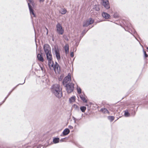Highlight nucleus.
Returning a JSON list of instances; mask_svg holds the SVG:
<instances>
[{"label":"nucleus","mask_w":148,"mask_h":148,"mask_svg":"<svg viewBox=\"0 0 148 148\" xmlns=\"http://www.w3.org/2000/svg\"><path fill=\"white\" fill-rule=\"evenodd\" d=\"M52 93L57 97L60 98L62 95V88L60 85L55 84L52 85L51 88Z\"/></svg>","instance_id":"f257e3e1"},{"label":"nucleus","mask_w":148,"mask_h":148,"mask_svg":"<svg viewBox=\"0 0 148 148\" xmlns=\"http://www.w3.org/2000/svg\"><path fill=\"white\" fill-rule=\"evenodd\" d=\"M74 84L71 83L69 84L66 85L65 86L66 87V90L68 93H70L72 92L74 89Z\"/></svg>","instance_id":"f03ea898"},{"label":"nucleus","mask_w":148,"mask_h":148,"mask_svg":"<svg viewBox=\"0 0 148 148\" xmlns=\"http://www.w3.org/2000/svg\"><path fill=\"white\" fill-rule=\"evenodd\" d=\"M57 32L59 35H62L64 33V30L63 29L61 24L58 23L56 26Z\"/></svg>","instance_id":"7ed1b4c3"},{"label":"nucleus","mask_w":148,"mask_h":148,"mask_svg":"<svg viewBox=\"0 0 148 148\" xmlns=\"http://www.w3.org/2000/svg\"><path fill=\"white\" fill-rule=\"evenodd\" d=\"M47 56V58L48 61V65L49 67H50L51 66H53L52 63L53 61H52V55L51 53L46 54Z\"/></svg>","instance_id":"20e7f679"},{"label":"nucleus","mask_w":148,"mask_h":148,"mask_svg":"<svg viewBox=\"0 0 148 148\" xmlns=\"http://www.w3.org/2000/svg\"><path fill=\"white\" fill-rule=\"evenodd\" d=\"M52 64V66H51L50 67H52L56 73L57 72L59 73L60 71V67L59 64L56 62V64H54L53 62Z\"/></svg>","instance_id":"39448f33"},{"label":"nucleus","mask_w":148,"mask_h":148,"mask_svg":"<svg viewBox=\"0 0 148 148\" xmlns=\"http://www.w3.org/2000/svg\"><path fill=\"white\" fill-rule=\"evenodd\" d=\"M71 81V77L70 76H67L65 77L63 81V84L65 86L66 85L69 84Z\"/></svg>","instance_id":"423d86ee"},{"label":"nucleus","mask_w":148,"mask_h":148,"mask_svg":"<svg viewBox=\"0 0 148 148\" xmlns=\"http://www.w3.org/2000/svg\"><path fill=\"white\" fill-rule=\"evenodd\" d=\"M102 1V4L106 9H108L110 8L109 3L108 0H101Z\"/></svg>","instance_id":"0eeeda50"},{"label":"nucleus","mask_w":148,"mask_h":148,"mask_svg":"<svg viewBox=\"0 0 148 148\" xmlns=\"http://www.w3.org/2000/svg\"><path fill=\"white\" fill-rule=\"evenodd\" d=\"M43 48L45 54L51 53V48L48 44H45L43 47Z\"/></svg>","instance_id":"6e6552de"},{"label":"nucleus","mask_w":148,"mask_h":148,"mask_svg":"<svg viewBox=\"0 0 148 148\" xmlns=\"http://www.w3.org/2000/svg\"><path fill=\"white\" fill-rule=\"evenodd\" d=\"M54 51L56 55V58L58 60H60V56L59 50L58 48L55 47L54 49Z\"/></svg>","instance_id":"1a4fd4ad"},{"label":"nucleus","mask_w":148,"mask_h":148,"mask_svg":"<svg viewBox=\"0 0 148 148\" xmlns=\"http://www.w3.org/2000/svg\"><path fill=\"white\" fill-rule=\"evenodd\" d=\"M79 97L81 99H82V100L84 102H87V101L86 99L87 97L86 96V95L84 94V93H82L80 95Z\"/></svg>","instance_id":"9d476101"},{"label":"nucleus","mask_w":148,"mask_h":148,"mask_svg":"<svg viewBox=\"0 0 148 148\" xmlns=\"http://www.w3.org/2000/svg\"><path fill=\"white\" fill-rule=\"evenodd\" d=\"M28 5L30 14H32L34 17H35V14L34 13V10L32 8V6L30 5L29 3H28Z\"/></svg>","instance_id":"9b49d317"},{"label":"nucleus","mask_w":148,"mask_h":148,"mask_svg":"<svg viewBox=\"0 0 148 148\" xmlns=\"http://www.w3.org/2000/svg\"><path fill=\"white\" fill-rule=\"evenodd\" d=\"M70 130L68 128L65 129L63 131L62 133L64 136L67 135L70 132Z\"/></svg>","instance_id":"f8f14e48"},{"label":"nucleus","mask_w":148,"mask_h":148,"mask_svg":"<svg viewBox=\"0 0 148 148\" xmlns=\"http://www.w3.org/2000/svg\"><path fill=\"white\" fill-rule=\"evenodd\" d=\"M102 16L103 17L106 19L109 18L110 17L109 14L105 12H103L102 13Z\"/></svg>","instance_id":"ddd939ff"},{"label":"nucleus","mask_w":148,"mask_h":148,"mask_svg":"<svg viewBox=\"0 0 148 148\" xmlns=\"http://www.w3.org/2000/svg\"><path fill=\"white\" fill-rule=\"evenodd\" d=\"M64 49H65L66 54L68 53H69V45L68 44H66L64 47Z\"/></svg>","instance_id":"4468645a"},{"label":"nucleus","mask_w":148,"mask_h":148,"mask_svg":"<svg viewBox=\"0 0 148 148\" xmlns=\"http://www.w3.org/2000/svg\"><path fill=\"white\" fill-rule=\"evenodd\" d=\"M37 57L38 60L41 62L44 61V59L42 56L40 54H38L37 55Z\"/></svg>","instance_id":"2eb2a0df"},{"label":"nucleus","mask_w":148,"mask_h":148,"mask_svg":"<svg viewBox=\"0 0 148 148\" xmlns=\"http://www.w3.org/2000/svg\"><path fill=\"white\" fill-rule=\"evenodd\" d=\"M101 111L104 113H108L109 112L108 110L104 108H102Z\"/></svg>","instance_id":"dca6fc26"},{"label":"nucleus","mask_w":148,"mask_h":148,"mask_svg":"<svg viewBox=\"0 0 148 148\" xmlns=\"http://www.w3.org/2000/svg\"><path fill=\"white\" fill-rule=\"evenodd\" d=\"M59 138H55L53 139V142L54 143L56 144L59 142Z\"/></svg>","instance_id":"f3484780"},{"label":"nucleus","mask_w":148,"mask_h":148,"mask_svg":"<svg viewBox=\"0 0 148 148\" xmlns=\"http://www.w3.org/2000/svg\"><path fill=\"white\" fill-rule=\"evenodd\" d=\"M75 96H73L69 99V101L70 103H72L75 101Z\"/></svg>","instance_id":"a211bd4d"},{"label":"nucleus","mask_w":148,"mask_h":148,"mask_svg":"<svg viewBox=\"0 0 148 148\" xmlns=\"http://www.w3.org/2000/svg\"><path fill=\"white\" fill-rule=\"evenodd\" d=\"M66 10L64 8L62 9L60 11V13L62 14H65L66 13Z\"/></svg>","instance_id":"6ab92c4d"},{"label":"nucleus","mask_w":148,"mask_h":148,"mask_svg":"<svg viewBox=\"0 0 148 148\" xmlns=\"http://www.w3.org/2000/svg\"><path fill=\"white\" fill-rule=\"evenodd\" d=\"M18 85H17L16 87H15L12 90H11V91H10L8 95H7V96L5 98L4 100L3 101V103L6 99L8 98V97L10 95V93H11V92L16 88Z\"/></svg>","instance_id":"aec40b11"},{"label":"nucleus","mask_w":148,"mask_h":148,"mask_svg":"<svg viewBox=\"0 0 148 148\" xmlns=\"http://www.w3.org/2000/svg\"><path fill=\"white\" fill-rule=\"evenodd\" d=\"M89 25L88 21H86L84 22L83 26L84 27H87Z\"/></svg>","instance_id":"412c9836"},{"label":"nucleus","mask_w":148,"mask_h":148,"mask_svg":"<svg viewBox=\"0 0 148 148\" xmlns=\"http://www.w3.org/2000/svg\"><path fill=\"white\" fill-rule=\"evenodd\" d=\"M80 109L81 111L82 112H84L85 110L86 109V107L85 106H81L80 108Z\"/></svg>","instance_id":"4be33fe9"},{"label":"nucleus","mask_w":148,"mask_h":148,"mask_svg":"<svg viewBox=\"0 0 148 148\" xmlns=\"http://www.w3.org/2000/svg\"><path fill=\"white\" fill-rule=\"evenodd\" d=\"M90 25L92 24L94 22V20L91 18H90L88 20H87Z\"/></svg>","instance_id":"5701e85b"},{"label":"nucleus","mask_w":148,"mask_h":148,"mask_svg":"<svg viewBox=\"0 0 148 148\" xmlns=\"http://www.w3.org/2000/svg\"><path fill=\"white\" fill-rule=\"evenodd\" d=\"M108 119L110 120L111 121H112L114 119V117L113 116H109L108 117Z\"/></svg>","instance_id":"b1692460"},{"label":"nucleus","mask_w":148,"mask_h":148,"mask_svg":"<svg viewBox=\"0 0 148 148\" xmlns=\"http://www.w3.org/2000/svg\"><path fill=\"white\" fill-rule=\"evenodd\" d=\"M124 115L126 117L129 116L130 115V114L127 110L125 111Z\"/></svg>","instance_id":"393cba45"},{"label":"nucleus","mask_w":148,"mask_h":148,"mask_svg":"<svg viewBox=\"0 0 148 148\" xmlns=\"http://www.w3.org/2000/svg\"><path fill=\"white\" fill-rule=\"evenodd\" d=\"M77 93L79 94H80L81 93V89L80 88H77Z\"/></svg>","instance_id":"a878e982"},{"label":"nucleus","mask_w":148,"mask_h":148,"mask_svg":"<svg viewBox=\"0 0 148 148\" xmlns=\"http://www.w3.org/2000/svg\"><path fill=\"white\" fill-rule=\"evenodd\" d=\"M143 53L144 54V57L145 58H147L148 57V55L146 53V52L143 50Z\"/></svg>","instance_id":"bb28decb"},{"label":"nucleus","mask_w":148,"mask_h":148,"mask_svg":"<svg viewBox=\"0 0 148 148\" xmlns=\"http://www.w3.org/2000/svg\"><path fill=\"white\" fill-rule=\"evenodd\" d=\"M73 107L76 110H79V107L78 106L74 104L73 105Z\"/></svg>","instance_id":"cd10ccee"},{"label":"nucleus","mask_w":148,"mask_h":148,"mask_svg":"<svg viewBox=\"0 0 148 148\" xmlns=\"http://www.w3.org/2000/svg\"><path fill=\"white\" fill-rule=\"evenodd\" d=\"M146 98L145 99L146 102H148V95L146 97Z\"/></svg>","instance_id":"c85d7f7f"},{"label":"nucleus","mask_w":148,"mask_h":148,"mask_svg":"<svg viewBox=\"0 0 148 148\" xmlns=\"http://www.w3.org/2000/svg\"><path fill=\"white\" fill-rule=\"evenodd\" d=\"M73 56H74L73 53V52H71V57H73Z\"/></svg>","instance_id":"c756f323"},{"label":"nucleus","mask_w":148,"mask_h":148,"mask_svg":"<svg viewBox=\"0 0 148 148\" xmlns=\"http://www.w3.org/2000/svg\"><path fill=\"white\" fill-rule=\"evenodd\" d=\"M95 9L96 11H99L100 10L99 8L98 7H96Z\"/></svg>","instance_id":"7c9ffc66"},{"label":"nucleus","mask_w":148,"mask_h":148,"mask_svg":"<svg viewBox=\"0 0 148 148\" xmlns=\"http://www.w3.org/2000/svg\"><path fill=\"white\" fill-rule=\"evenodd\" d=\"M73 120L74 121V122L75 123H76V118H75L74 117H73Z\"/></svg>","instance_id":"2f4dec72"},{"label":"nucleus","mask_w":148,"mask_h":148,"mask_svg":"<svg viewBox=\"0 0 148 148\" xmlns=\"http://www.w3.org/2000/svg\"><path fill=\"white\" fill-rule=\"evenodd\" d=\"M69 128L71 129H73V127H72V126H71V125H69Z\"/></svg>","instance_id":"473e14b6"},{"label":"nucleus","mask_w":148,"mask_h":148,"mask_svg":"<svg viewBox=\"0 0 148 148\" xmlns=\"http://www.w3.org/2000/svg\"><path fill=\"white\" fill-rule=\"evenodd\" d=\"M86 33V32H85V30H84L82 32V34H84Z\"/></svg>","instance_id":"72a5a7b5"},{"label":"nucleus","mask_w":148,"mask_h":148,"mask_svg":"<svg viewBox=\"0 0 148 148\" xmlns=\"http://www.w3.org/2000/svg\"><path fill=\"white\" fill-rule=\"evenodd\" d=\"M44 0H39L40 1V2H42L44 1Z\"/></svg>","instance_id":"f704fd0d"},{"label":"nucleus","mask_w":148,"mask_h":148,"mask_svg":"<svg viewBox=\"0 0 148 148\" xmlns=\"http://www.w3.org/2000/svg\"><path fill=\"white\" fill-rule=\"evenodd\" d=\"M25 80L24 81V82H23L22 84H24L25 83Z\"/></svg>","instance_id":"c9c22d12"},{"label":"nucleus","mask_w":148,"mask_h":148,"mask_svg":"<svg viewBox=\"0 0 148 148\" xmlns=\"http://www.w3.org/2000/svg\"><path fill=\"white\" fill-rule=\"evenodd\" d=\"M45 28H46V30H47V34H48V29H47V28L46 27H45Z\"/></svg>","instance_id":"e433bc0d"},{"label":"nucleus","mask_w":148,"mask_h":148,"mask_svg":"<svg viewBox=\"0 0 148 148\" xmlns=\"http://www.w3.org/2000/svg\"><path fill=\"white\" fill-rule=\"evenodd\" d=\"M63 139H62L61 140H60V141H63Z\"/></svg>","instance_id":"4c0bfd02"},{"label":"nucleus","mask_w":148,"mask_h":148,"mask_svg":"<svg viewBox=\"0 0 148 148\" xmlns=\"http://www.w3.org/2000/svg\"><path fill=\"white\" fill-rule=\"evenodd\" d=\"M41 69L42 70H43V68L42 67H41Z\"/></svg>","instance_id":"58836bf2"},{"label":"nucleus","mask_w":148,"mask_h":148,"mask_svg":"<svg viewBox=\"0 0 148 148\" xmlns=\"http://www.w3.org/2000/svg\"><path fill=\"white\" fill-rule=\"evenodd\" d=\"M66 36L65 35H64L63 36V37H64Z\"/></svg>","instance_id":"ea45409f"},{"label":"nucleus","mask_w":148,"mask_h":148,"mask_svg":"<svg viewBox=\"0 0 148 148\" xmlns=\"http://www.w3.org/2000/svg\"><path fill=\"white\" fill-rule=\"evenodd\" d=\"M147 49L148 50V47H147Z\"/></svg>","instance_id":"a19ab883"},{"label":"nucleus","mask_w":148,"mask_h":148,"mask_svg":"<svg viewBox=\"0 0 148 148\" xmlns=\"http://www.w3.org/2000/svg\"><path fill=\"white\" fill-rule=\"evenodd\" d=\"M37 148H39V147H38Z\"/></svg>","instance_id":"79ce46f5"},{"label":"nucleus","mask_w":148,"mask_h":148,"mask_svg":"<svg viewBox=\"0 0 148 148\" xmlns=\"http://www.w3.org/2000/svg\"><path fill=\"white\" fill-rule=\"evenodd\" d=\"M1 103V104H2V103Z\"/></svg>","instance_id":"37998d69"},{"label":"nucleus","mask_w":148,"mask_h":148,"mask_svg":"<svg viewBox=\"0 0 148 148\" xmlns=\"http://www.w3.org/2000/svg\"><path fill=\"white\" fill-rule=\"evenodd\" d=\"M1 103V104H2V103Z\"/></svg>","instance_id":"c03bdc74"}]
</instances>
